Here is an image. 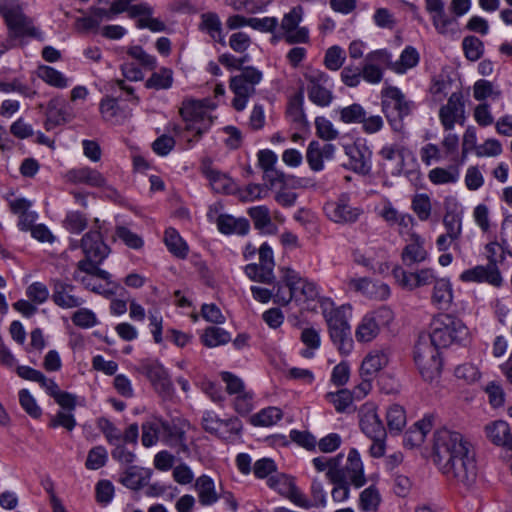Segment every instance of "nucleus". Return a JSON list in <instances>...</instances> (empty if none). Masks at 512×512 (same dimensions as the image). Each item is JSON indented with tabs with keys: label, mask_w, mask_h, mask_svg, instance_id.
<instances>
[{
	"label": "nucleus",
	"mask_w": 512,
	"mask_h": 512,
	"mask_svg": "<svg viewBox=\"0 0 512 512\" xmlns=\"http://www.w3.org/2000/svg\"><path fill=\"white\" fill-rule=\"evenodd\" d=\"M433 459L449 480L470 486L476 479L477 466L474 451L462 434L441 429L434 435Z\"/></svg>",
	"instance_id": "obj_1"
},
{
	"label": "nucleus",
	"mask_w": 512,
	"mask_h": 512,
	"mask_svg": "<svg viewBox=\"0 0 512 512\" xmlns=\"http://www.w3.org/2000/svg\"><path fill=\"white\" fill-rule=\"evenodd\" d=\"M381 108L391 129L401 133L405 128L404 119L412 113L415 104L398 87L390 86L381 92Z\"/></svg>",
	"instance_id": "obj_2"
},
{
	"label": "nucleus",
	"mask_w": 512,
	"mask_h": 512,
	"mask_svg": "<svg viewBox=\"0 0 512 512\" xmlns=\"http://www.w3.org/2000/svg\"><path fill=\"white\" fill-rule=\"evenodd\" d=\"M434 344L441 348L452 344H463L469 338V329L464 322L451 315L439 314L431 322V332L428 333Z\"/></svg>",
	"instance_id": "obj_3"
},
{
	"label": "nucleus",
	"mask_w": 512,
	"mask_h": 512,
	"mask_svg": "<svg viewBox=\"0 0 512 512\" xmlns=\"http://www.w3.org/2000/svg\"><path fill=\"white\" fill-rule=\"evenodd\" d=\"M428 333H421L414 347V362L427 382H432L440 376L442 359L439 349Z\"/></svg>",
	"instance_id": "obj_4"
},
{
	"label": "nucleus",
	"mask_w": 512,
	"mask_h": 512,
	"mask_svg": "<svg viewBox=\"0 0 512 512\" xmlns=\"http://www.w3.org/2000/svg\"><path fill=\"white\" fill-rule=\"evenodd\" d=\"M0 15L15 38L30 37L44 40L43 33L34 26L33 20L26 16L18 0H0Z\"/></svg>",
	"instance_id": "obj_5"
},
{
	"label": "nucleus",
	"mask_w": 512,
	"mask_h": 512,
	"mask_svg": "<svg viewBox=\"0 0 512 512\" xmlns=\"http://www.w3.org/2000/svg\"><path fill=\"white\" fill-rule=\"evenodd\" d=\"M215 105L209 100H185L180 108V115L185 122L184 131L195 133L199 140L213 124V116L210 111Z\"/></svg>",
	"instance_id": "obj_6"
},
{
	"label": "nucleus",
	"mask_w": 512,
	"mask_h": 512,
	"mask_svg": "<svg viewBox=\"0 0 512 512\" xmlns=\"http://www.w3.org/2000/svg\"><path fill=\"white\" fill-rule=\"evenodd\" d=\"M329 334L333 344L341 354H349L353 349L350 325L344 312L337 308L326 314Z\"/></svg>",
	"instance_id": "obj_7"
},
{
	"label": "nucleus",
	"mask_w": 512,
	"mask_h": 512,
	"mask_svg": "<svg viewBox=\"0 0 512 512\" xmlns=\"http://www.w3.org/2000/svg\"><path fill=\"white\" fill-rule=\"evenodd\" d=\"M304 78L309 100L320 107L329 106L334 99L329 76L321 70L311 69L304 74Z\"/></svg>",
	"instance_id": "obj_8"
},
{
	"label": "nucleus",
	"mask_w": 512,
	"mask_h": 512,
	"mask_svg": "<svg viewBox=\"0 0 512 512\" xmlns=\"http://www.w3.org/2000/svg\"><path fill=\"white\" fill-rule=\"evenodd\" d=\"M330 482L345 481L355 488H361L366 484L364 467L357 449H350L347 457V463L344 467H337L336 472L326 473Z\"/></svg>",
	"instance_id": "obj_9"
},
{
	"label": "nucleus",
	"mask_w": 512,
	"mask_h": 512,
	"mask_svg": "<svg viewBox=\"0 0 512 512\" xmlns=\"http://www.w3.org/2000/svg\"><path fill=\"white\" fill-rule=\"evenodd\" d=\"M439 120L445 131L453 130L455 124L464 125L465 103L461 91L453 92L445 105L439 109Z\"/></svg>",
	"instance_id": "obj_10"
},
{
	"label": "nucleus",
	"mask_w": 512,
	"mask_h": 512,
	"mask_svg": "<svg viewBox=\"0 0 512 512\" xmlns=\"http://www.w3.org/2000/svg\"><path fill=\"white\" fill-rule=\"evenodd\" d=\"M350 159V168L358 174L369 175L372 170V151L365 139L358 138L354 143L344 147Z\"/></svg>",
	"instance_id": "obj_11"
},
{
	"label": "nucleus",
	"mask_w": 512,
	"mask_h": 512,
	"mask_svg": "<svg viewBox=\"0 0 512 512\" xmlns=\"http://www.w3.org/2000/svg\"><path fill=\"white\" fill-rule=\"evenodd\" d=\"M392 275L399 286L409 291L430 285L437 280L432 268H424L412 272L405 270L401 266H396L392 270Z\"/></svg>",
	"instance_id": "obj_12"
},
{
	"label": "nucleus",
	"mask_w": 512,
	"mask_h": 512,
	"mask_svg": "<svg viewBox=\"0 0 512 512\" xmlns=\"http://www.w3.org/2000/svg\"><path fill=\"white\" fill-rule=\"evenodd\" d=\"M425 9L430 14L432 24L437 33L449 37H454L458 34L457 29L452 27L457 24V20L446 14L444 0H425Z\"/></svg>",
	"instance_id": "obj_13"
},
{
	"label": "nucleus",
	"mask_w": 512,
	"mask_h": 512,
	"mask_svg": "<svg viewBox=\"0 0 512 512\" xmlns=\"http://www.w3.org/2000/svg\"><path fill=\"white\" fill-rule=\"evenodd\" d=\"M80 247L85 255L81 261L102 263L110 254V247L104 242L98 230L85 233L80 241Z\"/></svg>",
	"instance_id": "obj_14"
},
{
	"label": "nucleus",
	"mask_w": 512,
	"mask_h": 512,
	"mask_svg": "<svg viewBox=\"0 0 512 512\" xmlns=\"http://www.w3.org/2000/svg\"><path fill=\"white\" fill-rule=\"evenodd\" d=\"M323 209L326 216L335 223L356 222L362 212L350 206L347 194H342L336 201L327 202Z\"/></svg>",
	"instance_id": "obj_15"
},
{
	"label": "nucleus",
	"mask_w": 512,
	"mask_h": 512,
	"mask_svg": "<svg viewBox=\"0 0 512 512\" xmlns=\"http://www.w3.org/2000/svg\"><path fill=\"white\" fill-rule=\"evenodd\" d=\"M282 281L288 286H294L295 292L299 294V301L314 300L318 296V289L315 283L309 281L290 267L279 268Z\"/></svg>",
	"instance_id": "obj_16"
},
{
	"label": "nucleus",
	"mask_w": 512,
	"mask_h": 512,
	"mask_svg": "<svg viewBox=\"0 0 512 512\" xmlns=\"http://www.w3.org/2000/svg\"><path fill=\"white\" fill-rule=\"evenodd\" d=\"M187 426L188 424L185 422H168L163 420L162 442L174 448L177 453H188L189 448L186 439Z\"/></svg>",
	"instance_id": "obj_17"
},
{
	"label": "nucleus",
	"mask_w": 512,
	"mask_h": 512,
	"mask_svg": "<svg viewBox=\"0 0 512 512\" xmlns=\"http://www.w3.org/2000/svg\"><path fill=\"white\" fill-rule=\"evenodd\" d=\"M75 286L60 279L52 280V301L62 309L81 307L85 300L73 294Z\"/></svg>",
	"instance_id": "obj_18"
},
{
	"label": "nucleus",
	"mask_w": 512,
	"mask_h": 512,
	"mask_svg": "<svg viewBox=\"0 0 512 512\" xmlns=\"http://www.w3.org/2000/svg\"><path fill=\"white\" fill-rule=\"evenodd\" d=\"M336 147L334 144L326 143L321 145L313 140L309 143L306 151V161L310 169L314 172H320L324 169V160L334 158Z\"/></svg>",
	"instance_id": "obj_19"
},
{
	"label": "nucleus",
	"mask_w": 512,
	"mask_h": 512,
	"mask_svg": "<svg viewBox=\"0 0 512 512\" xmlns=\"http://www.w3.org/2000/svg\"><path fill=\"white\" fill-rule=\"evenodd\" d=\"M463 282H487L495 287L502 284V277L496 265H478L463 271L460 275Z\"/></svg>",
	"instance_id": "obj_20"
},
{
	"label": "nucleus",
	"mask_w": 512,
	"mask_h": 512,
	"mask_svg": "<svg viewBox=\"0 0 512 512\" xmlns=\"http://www.w3.org/2000/svg\"><path fill=\"white\" fill-rule=\"evenodd\" d=\"M201 171L216 193L230 194L234 192L235 185L233 180L228 175L214 169L211 160H203Z\"/></svg>",
	"instance_id": "obj_21"
},
{
	"label": "nucleus",
	"mask_w": 512,
	"mask_h": 512,
	"mask_svg": "<svg viewBox=\"0 0 512 512\" xmlns=\"http://www.w3.org/2000/svg\"><path fill=\"white\" fill-rule=\"evenodd\" d=\"M424 239L417 233L411 234V242L402 250L401 259L407 268H412L427 260L428 252L424 247Z\"/></svg>",
	"instance_id": "obj_22"
},
{
	"label": "nucleus",
	"mask_w": 512,
	"mask_h": 512,
	"mask_svg": "<svg viewBox=\"0 0 512 512\" xmlns=\"http://www.w3.org/2000/svg\"><path fill=\"white\" fill-rule=\"evenodd\" d=\"M66 180L73 184H86L92 187H104L107 184L104 176L96 169L88 166L69 170Z\"/></svg>",
	"instance_id": "obj_23"
},
{
	"label": "nucleus",
	"mask_w": 512,
	"mask_h": 512,
	"mask_svg": "<svg viewBox=\"0 0 512 512\" xmlns=\"http://www.w3.org/2000/svg\"><path fill=\"white\" fill-rule=\"evenodd\" d=\"M389 353L386 349H375L363 359L360 367L361 377L373 378L381 369L387 366Z\"/></svg>",
	"instance_id": "obj_24"
},
{
	"label": "nucleus",
	"mask_w": 512,
	"mask_h": 512,
	"mask_svg": "<svg viewBox=\"0 0 512 512\" xmlns=\"http://www.w3.org/2000/svg\"><path fill=\"white\" fill-rule=\"evenodd\" d=\"M486 437L495 445L512 450V433L509 424L503 420L490 422L485 426Z\"/></svg>",
	"instance_id": "obj_25"
},
{
	"label": "nucleus",
	"mask_w": 512,
	"mask_h": 512,
	"mask_svg": "<svg viewBox=\"0 0 512 512\" xmlns=\"http://www.w3.org/2000/svg\"><path fill=\"white\" fill-rule=\"evenodd\" d=\"M360 427L371 439H386V429L374 408H369L362 413Z\"/></svg>",
	"instance_id": "obj_26"
},
{
	"label": "nucleus",
	"mask_w": 512,
	"mask_h": 512,
	"mask_svg": "<svg viewBox=\"0 0 512 512\" xmlns=\"http://www.w3.org/2000/svg\"><path fill=\"white\" fill-rule=\"evenodd\" d=\"M199 29L207 33L215 42L226 45L225 34L219 15L215 12H206L200 16Z\"/></svg>",
	"instance_id": "obj_27"
},
{
	"label": "nucleus",
	"mask_w": 512,
	"mask_h": 512,
	"mask_svg": "<svg viewBox=\"0 0 512 512\" xmlns=\"http://www.w3.org/2000/svg\"><path fill=\"white\" fill-rule=\"evenodd\" d=\"M230 89L235 94L232 101L233 107L237 111H243L246 106L248 99L255 93V87L250 83L243 81L241 77H231Z\"/></svg>",
	"instance_id": "obj_28"
},
{
	"label": "nucleus",
	"mask_w": 512,
	"mask_h": 512,
	"mask_svg": "<svg viewBox=\"0 0 512 512\" xmlns=\"http://www.w3.org/2000/svg\"><path fill=\"white\" fill-rule=\"evenodd\" d=\"M217 227L223 234L246 235L249 232L250 224L246 218H235L231 215L221 214L217 218Z\"/></svg>",
	"instance_id": "obj_29"
},
{
	"label": "nucleus",
	"mask_w": 512,
	"mask_h": 512,
	"mask_svg": "<svg viewBox=\"0 0 512 512\" xmlns=\"http://www.w3.org/2000/svg\"><path fill=\"white\" fill-rule=\"evenodd\" d=\"M195 490L201 505L210 506L216 503L219 495L216 492L213 479L207 475H201L195 481Z\"/></svg>",
	"instance_id": "obj_30"
},
{
	"label": "nucleus",
	"mask_w": 512,
	"mask_h": 512,
	"mask_svg": "<svg viewBox=\"0 0 512 512\" xmlns=\"http://www.w3.org/2000/svg\"><path fill=\"white\" fill-rule=\"evenodd\" d=\"M99 110L102 118L112 124H120L127 118V114L119 106L118 100L113 97L103 98L100 102Z\"/></svg>",
	"instance_id": "obj_31"
},
{
	"label": "nucleus",
	"mask_w": 512,
	"mask_h": 512,
	"mask_svg": "<svg viewBox=\"0 0 512 512\" xmlns=\"http://www.w3.org/2000/svg\"><path fill=\"white\" fill-rule=\"evenodd\" d=\"M433 416H425L423 419L417 421L405 434V442L411 446L421 445L427 433L430 432L433 426Z\"/></svg>",
	"instance_id": "obj_32"
},
{
	"label": "nucleus",
	"mask_w": 512,
	"mask_h": 512,
	"mask_svg": "<svg viewBox=\"0 0 512 512\" xmlns=\"http://www.w3.org/2000/svg\"><path fill=\"white\" fill-rule=\"evenodd\" d=\"M248 214L252 218L254 227L261 232L272 234L276 227L270 216V210L264 206H255L248 209Z\"/></svg>",
	"instance_id": "obj_33"
},
{
	"label": "nucleus",
	"mask_w": 512,
	"mask_h": 512,
	"mask_svg": "<svg viewBox=\"0 0 512 512\" xmlns=\"http://www.w3.org/2000/svg\"><path fill=\"white\" fill-rule=\"evenodd\" d=\"M163 420L160 418H152L142 424L141 441L143 446L152 447L159 440L162 441Z\"/></svg>",
	"instance_id": "obj_34"
},
{
	"label": "nucleus",
	"mask_w": 512,
	"mask_h": 512,
	"mask_svg": "<svg viewBox=\"0 0 512 512\" xmlns=\"http://www.w3.org/2000/svg\"><path fill=\"white\" fill-rule=\"evenodd\" d=\"M149 477V472L131 466L121 475L120 482L129 489L139 490L148 483Z\"/></svg>",
	"instance_id": "obj_35"
},
{
	"label": "nucleus",
	"mask_w": 512,
	"mask_h": 512,
	"mask_svg": "<svg viewBox=\"0 0 512 512\" xmlns=\"http://www.w3.org/2000/svg\"><path fill=\"white\" fill-rule=\"evenodd\" d=\"M453 294L451 283L447 279H438L434 283L432 302L440 309H446L452 302Z\"/></svg>",
	"instance_id": "obj_36"
},
{
	"label": "nucleus",
	"mask_w": 512,
	"mask_h": 512,
	"mask_svg": "<svg viewBox=\"0 0 512 512\" xmlns=\"http://www.w3.org/2000/svg\"><path fill=\"white\" fill-rule=\"evenodd\" d=\"M164 241L167 249L175 257L185 259L188 255V246L180 234L174 228L165 231Z\"/></svg>",
	"instance_id": "obj_37"
},
{
	"label": "nucleus",
	"mask_w": 512,
	"mask_h": 512,
	"mask_svg": "<svg viewBox=\"0 0 512 512\" xmlns=\"http://www.w3.org/2000/svg\"><path fill=\"white\" fill-rule=\"evenodd\" d=\"M460 177L458 165H451L448 168L436 167L430 170L429 180L435 185L456 183Z\"/></svg>",
	"instance_id": "obj_38"
},
{
	"label": "nucleus",
	"mask_w": 512,
	"mask_h": 512,
	"mask_svg": "<svg viewBox=\"0 0 512 512\" xmlns=\"http://www.w3.org/2000/svg\"><path fill=\"white\" fill-rule=\"evenodd\" d=\"M419 53L413 46H406L402 51L399 60L393 61L392 71L397 74H404L407 70L419 63Z\"/></svg>",
	"instance_id": "obj_39"
},
{
	"label": "nucleus",
	"mask_w": 512,
	"mask_h": 512,
	"mask_svg": "<svg viewBox=\"0 0 512 512\" xmlns=\"http://www.w3.org/2000/svg\"><path fill=\"white\" fill-rule=\"evenodd\" d=\"M365 111L361 104L353 103L335 109L334 113L339 116V120L344 124H360L365 119Z\"/></svg>",
	"instance_id": "obj_40"
},
{
	"label": "nucleus",
	"mask_w": 512,
	"mask_h": 512,
	"mask_svg": "<svg viewBox=\"0 0 512 512\" xmlns=\"http://www.w3.org/2000/svg\"><path fill=\"white\" fill-rule=\"evenodd\" d=\"M379 155L385 161H397L396 167L392 170V176H399L404 168V154L403 148L399 145H384L380 151Z\"/></svg>",
	"instance_id": "obj_41"
},
{
	"label": "nucleus",
	"mask_w": 512,
	"mask_h": 512,
	"mask_svg": "<svg viewBox=\"0 0 512 512\" xmlns=\"http://www.w3.org/2000/svg\"><path fill=\"white\" fill-rule=\"evenodd\" d=\"M303 104L304 96L303 92L300 91L290 99L287 108V114L293 123L300 126H307L308 122L304 112Z\"/></svg>",
	"instance_id": "obj_42"
},
{
	"label": "nucleus",
	"mask_w": 512,
	"mask_h": 512,
	"mask_svg": "<svg viewBox=\"0 0 512 512\" xmlns=\"http://www.w3.org/2000/svg\"><path fill=\"white\" fill-rule=\"evenodd\" d=\"M201 340L205 346L212 348L228 343L231 335L223 328L211 326L205 329Z\"/></svg>",
	"instance_id": "obj_43"
},
{
	"label": "nucleus",
	"mask_w": 512,
	"mask_h": 512,
	"mask_svg": "<svg viewBox=\"0 0 512 512\" xmlns=\"http://www.w3.org/2000/svg\"><path fill=\"white\" fill-rule=\"evenodd\" d=\"M381 503V496L378 489L371 485L364 489L359 496V508L363 512H376Z\"/></svg>",
	"instance_id": "obj_44"
},
{
	"label": "nucleus",
	"mask_w": 512,
	"mask_h": 512,
	"mask_svg": "<svg viewBox=\"0 0 512 512\" xmlns=\"http://www.w3.org/2000/svg\"><path fill=\"white\" fill-rule=\"evenodd\" d=\"M38 77L48 85L56 88H66L68 86L67 78L58 70L51 66L42 65L38 68Z\"/></svg>",
	"instance_id": "obj_45"
},
{
	"label": "nucleus",
	"mask_w": 512,
	"mask_h": 512,
	"mask_svg": "<svg viewBox=\"0 0 512 512\" xmlns=\"http://www.w3.org/2000/svg\"><path fill=\"white\" fill-rule=\"evenodd\" d=\"M294 286H288L282 279L273 286L274 302L286 306L292 300L299 301V294L295 292Z\"/></svg>",
	"instance_id": "obj_46"
},
{
	"label": "nucleus",
	"mask_w": 512,
	"mask_h": 512,
	"mask_svg": "<svg viewBox=\"0 0 512 512\" xmlns=\"http://www.w3.org/2000/svg\"><path fill=\"white\" fill-rule=\"evenodd\" d=\"M380 327L366 314L358 325L355 337L359 342H370L379 333Z\"/></svg>",
	"instance_id": "obj_47"
},
{
	"label": "nucleus",
	"mask_w": 512,
	"mask_h": 512,
	"mask_svg": "<svg viewBox=\"0 0 512 512\" xmlns=\"http://www.w3.org/2000/svg\"><path fill=\"white\" fill-rule=\"evenodd\" d=\"M282 416V411L279 408L268 407L253 415L251 422L255 426L268 427L280 421Z\"/></svg>",
	"instance_id": "obj_48"
},
{
	"label": "nucleus",
	"mask_w": 512,
	"mask_h": 512,
	"mask_svg": "<svg viewBox=\"0 0 512 512\" xmlns=\"http://www.w3.org/2000/svg\"><path fill=\"white\" fill-rule=\"evenodd\" d=\"M411 209L420 221H427L432 212L430 197L425 193L415 194L411 201Z\"/></svg>",
	"instance_id": "obj_49"
},
{
	"label": "nucleus",
	"mask_w": 512,
	"mask_h": 512,
	"mask_svg": "<svg viewBox=\"0 0 512 512\" xmlns=\"http://www.w3.org/2000/svg\"><path fill=\"white\" fill-rule=\"evenodd\" d=\"M387 425L391 432L399 433L406 424V414L402 406L391 405L386 413Z\"/></svg>",
	"instance_id": "obj_50"
},
{
	"label": "nucleus",
	"mask_w": 512,
	"mask_h": 512,
	"mask_svg": "<svg viewBox=\"0 0 512 512\" xmlns=\"http://www.w3.org/2000/svg\"><path fill=\"white\" fill-rule=\"evenodd\" d=\"M270 0H227L235 11L246 12L248 14H256L266 9Z\"/></svg>",
	"instance_id": "obj_51"
},
{
	"label": "nucleus",
	"mask_w": 512,
	"mask_h": 512,
	"mask_svg": "<svg viewBox=\"0 0 512 512\" xmlns=\"http://www.w3.org/2000/svg\"><path fill=\"white\" fill-rule=\"evenodd\" d=\"M244 272L247 277L256 282H261L265 284H272L275 281L274 272H271L267 268L262 267V265L257 263H250L245 266Z\"/></svg>",
	"instance_id": "obj_52"
},
{
	"label": "nucleus",
	"mask_w": 512,
	"mask_h": 512,
	"mask_svg": "<svg viewBox=\"0 0 512 512\" xmlns=\"http://www.w3.org/2000/svg\"><path fill=\"white\" fill-rule=\"evenodd\" d=\"M101 263H90L89 261H79L78 262V268L80 270L85 271V274L95 276L97 278H100L102 280L106 281L107 286L110 288H114L116 291L119 288V284L116 282H113L111 280V274L101 269L100 266Z\"/></svg>",
	"instance_id": "obj_53"
},
{
	"label": "nucleus",
	"mask_w": 512,
	"mask_h": 512,
	"mask_svg": "<svg viewBox=\"0 0 512 512\" xmlns=\"http://www.w3.org/2000/svg\"><path fill=\"white\" fill-rule=\"evenodd\" d=\"M462 48L465 57L470 61L479 60L484 53V43L473 35L464 37L462 41Z\"/></svg>",
	"instance_id": "obj_54"
},
{
	"label": "nucleus",
	"mask_w": 512,
	"mask_h": 512,
	"mask_svg": "<svg viewBox=\"0 0 512 512\" xmlns=\"http://www.w3.org/2000/svg\"><path fill=\"white\" fill-rule=\"evenodd\" d=\"M172 83V70L168 68H161L159 72H154L146 81V87L156 90L168 89L172 86Z\"/></svg>",
	"instance_id": "obj_55"
},
{
	"label": "nucleus",
	"mask_w": 512,
	"mask_h": 512,
	"mask_svg": "<svg viewBox=\"0 0 512 512\" xmlns=\"http://www.w3.org/2000/svg\"><path fill=\"white\" fill-rule=\"evenodd\" d=\"M326 399L332 403L337 412H345L354 401L353 394L348 389H341L337 392H328Z\"/></svg>",
	"instance_id": "obj_56"
},
{
	"label": "nucleus",
	"mask_w": 512,
	"mask_h": 512,
	"mask_svg": "<svg viewBox=\"0 0 512 512\" xmlns=\"http://www.w3.org/2000/svg\"><path fill=\"white\" fill-rule=\"evenodd\" d=\"M242 427V422L237 417L222 419L215 436L224 440H230L240 434Z\"/></svg>",
	"instance_id": "obj_57"
},
{
	"label": "nucleus",
	"mask_w": 512,
	"mask_h": 512,
	"mask_svg": "<svg viewBox=\"0 0 512 512\" xmlns=\"http://www.w3.org/2000/svg\"><path fill=\"white\" fill-rule=\"evenodd\" d=\"M473 96L477 101H483L488 97L498 99L501 96V91L495 90L492 82L480 79L474 83Z\"/></svg>",
	"instance_id": "obj_58"
},
{
	"label": "nucleus",
	"mask_w": 512,
	"mask_h": 512,
	"mask_svg": "<svg viewBox=\"0 0 512 512\" xmlns=\"http://www.w3.org/2000/svg\"><path fill=\"white\" fill-rule=\"evenodd\" d=\"M315 128L316 134L323 140L331 141L337 139L339 136V132L334 127L333 123L323 116L316 117Z\"/></svg>",
	"instance_id": "obj_59"
},
{
	"label": "nucleus",
	"mask_w": 512,
	"mask_h": 512,
	"mask_svg": "<svg viewBox=\"0 0 512 512\" xmlns=\"http://www.w3.org/2000/svg\"><path fill=\"white\" fill-rule=\"evenodd\" d=\"M345 58V51L340 46L335 45L326 51L324 64L327 69L337 71L344 64Z\"/></svg>",
	"instance_id": "obj_60"
},
{
	"label": "nucleus",
	"mask_w": 512,
	"mask_h": 512,
	"mask_svg": "<svg viewBox=\"0 0 512 512\" xmlns=\"http://www.w3.org/2000/svg\"><path fill=\"white\" fill-rule=\"evenodd\" d=\"M115 235L119 238L127 247L131 249H141L144 245L143 239L136 233L132 232L125 226H117Z\"/></svg>",
	"instance_id": "obj_61"
},
{
	"label": "nucleus",
	"mask_w": 512,
	"mask_h": 512,
	"mask_svg": "<svg viewBox=\"0 0 512 512\" xmlns=\"http://www.w3.org/2000/svg\"><path fill=\"white\" fill-rule=\"evenodd\" d=\"M63 224L69 232L79 234L87 227V219L81 212L70 211L67 213Z\"/></svg>",
	"instance_id": "obj_62"
},
{
	"label": "nucleus",
	"mask_w": 512,
	"mask_h": 512,
	"mask_svg": "<svg viewBox=\"0 0 512 512\" xmlns=\"http://www.w3.org/2000/svg\"><path fill=\"white\" fill-rule=\"evenodd\" d=\"M71 319L74 325L82 329H89L98 324L95 313L87 308L77 310Z\"/></svg>",
	"instance_id": "obj_63"
},
{
	"label": "nucleus",
	"mask_w": 512,
	"mask_h": 512,
	"mask_svg": "<svg viewBox=\"0 0 512 512\" xmlns=\"http://www.w3.org/2000/svg\"><path fill=\"white\" fill-rule=\"evenodd\" d=\"M500 237H501V242H500L501 253L499 255L500 259H504L505 254L512 256V220L511 219H505L502 222Z\"/></svg>",
	"instance_id": "obj_64"
}]
</instances>
